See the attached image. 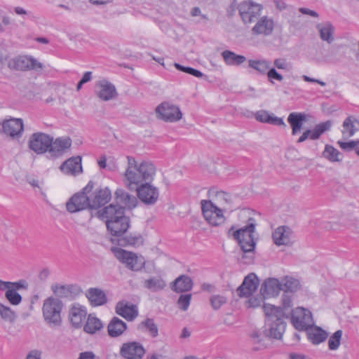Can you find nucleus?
<instances>
[{"mask_svg":"<svg viewBox=\"0 0 359 359\" xmlns=\"http://www.w3.org/2000/svg\"><path fill=\"white\" fill-rule=\"evenodd\" d=\"M259 284V280L255 273H250L238 287L237 292L240 297H249L255 292Z\"/></svg>","mask_w":359,"mask_h":359,"instance_id":"22","label":"nucleus"},{"mask_svg":"<svg viewBox=\"0 0 359 359\" xmlns=\"http://www.w3.org/2000/svg\"><path fill=\"white\" fill-rule=\"evenodd\" d=\"M115 196L116 201L118 204L116 205L122 208L123 210L125 208L133 209L137 206V198L123 189H117L115 192Z\"/></svg>","mask_w":359,"mask_h":359,"instance_id":"29","label":"nucleus"},{"mask_svg":"<svg viewBox=\"0 0 359 359\" xmlns=\"http://www.w3.org/2000/svg\"><path fill=\"white\" fill-rule=\"evenodd\" d=\"M312 137V130H306L302 135L300 136V137L297 140V143H302L306 141L307 139L311 140Z\"/></svg>","mask_w":359,"mask_h":359,"instance_id":"58","label":"nucleus"},{"mask_svg":"<svg viewBox=\"0 0 359 359\" xmlns=\"http://www.w3.org/2000/svg\"><path fill=\"white\" fill-rule=\"evenodd\" d=\"M273 67L271 68H276V69L283 70L285 72H290L292 69L291 64L284 57H278L274 59L273 62Z\"/></svg>","mask_w":359,"mask_h":359,"instance_id":"48","label":"nucleus"},{"mask_svg":"<svg viewBox=\"0 0 359 359\" xmlns=\"http://www.w3.org/2000/svg\"><path fill=\"white\" fill-rule=\"evenodd\" d=\"M323 155L325 158L332 163L340 162L343 158L342 154L331 145L325 146Z\"/></svg>","mask_w":359,"mask_h":359,"instance_id":"43","label":"nucleus"},{"mask_svg":"<svg viewBox=\"0 0 359 359\" xmlns=\"http://www.w3.org/2000/svg\"><path fill=\"white\" fill-rule=\"evenodd\" d=\"M263 310L269 322H276L288 318V312L283 311L281 307L272 304H264Z\"/></svg>","mask_w":359,"mask_h":359,"instance_id":"30","label":"nucleus"},{"mask_svg":"<svg viewBox=\"0 0 359 359\" xmlns=\"http://www.w3.org/2000/svg\"><path fill=\"white\" fill-rule=\"evenodd\" d=\"M42 352L38 349L30 351L27 355L25 359H41Z\"/></svg>","mask_w":359,"mask_h":359,"instance_id":"57","label":"nucleus"},{"mask_svg":"<svg viewBox=\"0 0 359 359\" xmlns=\"http://www.w3.org/2000/svg\"><path fill=\"white\" fill-rule=\"evenodd\" d=\"M79 359H95V355L93 351H85L80 353Z\"/></svg>","mask_w":359,"mask_h":359,"instance_id":"59","label":"nucleus"},{"mask_svg":"<svg viewBox=\"0 0 359 359\" xmlns=\"http://www.w3.org/2000/svg\"><path fill=\"white\" fill-rule=\"evenodd\" d=\"M90 304L93 306H100L107 302V297L105 292L97 287H90L86 293Z\"/></svg>","mask_w":359,"mask_h":359,"instance_id":"31","label":"nucleus"},{"mask_svg":"<svg viewBox=\"0 0 359 359\" xmlns=\"http://www.w3.org/2000/svg\"><path fill=\"white\" fill-rule=\"evenodd\" d=\"M151 182L144 183L133 189L136 191L138 198L148 205H154L159 198V190Z\"/></svg>","mask_w":359,"mask_h":359,"instance_id":"15","label":"nucleus"},{"mask_svg":"<svg viewBox=\"0 0 359 359\" xmlns=\"http://www.w3.org/2000/svg\"><path fill=\"white\" fill-rule=\"evenodd\" d=\"M106 169L110 171H115L118 169V165L114 159H110L107 162V167Z\"/></svg>","mask_w":359,"mask_h":359,"instance_id":"63","label":"nucleus"},{"mask_svg":"<svg viewBox=\"0 0 359 359\" xmlns=\"http://www.w3.org/2000/svg\"><path fill=\"white\" fill-rule=\"evenodd\" d=\"M102 327L103 324L102 321L95 316L90 314L83 327V330L88 334H95L102 330Z\"/></svg>","mask_w":359,"mask_h":359,"instance_id":"39","label":"nucleus"},{"mask_svg":"<svg viewBox=\"0 0 359 359\" xmlns=\"http://www.w3.org/2000/svg\"><path fill=\"white\" fill-rule=\"evenodd\" d=\"M27 283L25 280L18 282H9L0 280V290L5 291V297L9 303L17 306L22 302V297L18 293L20 289H27Z\"/></svg>","mask_w":359,"mask_h":359,"instance_id":"10","label":"nucleus"},{"mask_svg":"<svg viewBox=\"0 0 359 359\" xmlns=\"http://www.w3.org/2000/svg\"><path fill=\"white\" fill-rule=\"evenodd\" d=\"M144 353L143 346L136 341L124 343L120 348V354L125 359H141Z\"/></svg>","mask_w":359,"mask_h":359,"instance_id":"21","label":"nucleus"},{"mask_svg":"<svg viewBox=\"0 0 359 359\" xmlns=\"http://www.w3.org/2000/svg\"><path fill=\"white\" fill-rule=\"evenodd\" d=\"M191 294H181L177 300L178 307L182 311H187L190 305Z\"/></svg>","mask_w":359,"mask_h":359,"instance_id":"54","label":"nucleus"},{"mask_svg":"<svg viewBox=\"0 0 359 359\" xmlns=\"http://www.w3.org/2000/svg\"><path fill=\"white\" fill-rule=\"evenodd\" d=\"M299 11L302 14L309 15H311V16L314 17V18H318V14L317 13V12H316L314 11H312V10H310L309 8H300Z\"/></svg>","mask_w":359,"mask_h":359,"instance_id":"60","label":"nucleus"},{"mask_svg":"<svg viewBox=\"0 0 359 359\" xmlns=\"http://www.w3.org/2000/svg\"><path fill=\"white\" fill-rule=\"evenodd\" d=\"M174 66L177 69L193 75L197 78H201L203 76V74L198 69H194L189 67H184L178 63H175Z\"/></svg>","mask_w":359,"mask_h":359,"instance_id":"53","label":"nucleus"},{"mask_svg":"<svg viewBox=\"0 0 359 359\" xmlns=\"http://www.w3.org/2000/svg\"><path fill=\"white\" fill-rule=\"evenodd\" d=\"M293 306L292 304V297L288 294H283L282 296V309L288 312V317L290 316L292 313V307Z\"/></svg>","mask_w":359,"mask_h":359,"instance_id":"52","label":"nucleus"},{"mask_svg":"<svg viewBox=\"0 0 359 359\" xmlns=\"http://www.w3.org/2000/svg\"><path fill=\"white\" fill-rule=\"evenodd\" d=\"M210 304L214 310L219 309L227 302V297L221 294H215L210 298Z\"/></svg>","mask_w":359,"mask_h":359,"instance_id":"49","label":"nucleus"},{"mask_svg":"<svg viewBox=\"0 0 359 359\" xmlns=\"http://www.w3.org/2000/svg\"><path fill=\"white\" fill-rule=\"evenodd\" d=\"M143 285L145 288L152 292H157L164 289L166 286L165 281L159 276L151 277L144 281Z\"/></svg>","mask_w":359,"mask_h":359,"instance_id":"40","label":"nucleus"},{"mask_svg":"<svg viewBox=\"0 0 359 359\" xmlns=\"http://www.w3.org/2000/svg\"><path fill=\"white\" fill-rule=\"evenodd\" d=\"M155 112L158 119L168 123L177 122L183 117L180 107L170 102H163L158 104Z\"/></svg>","mask_w":359,"mask_h":359,"instance_id":"9","label":"nucleus"},{"mask_svg":"<svg viewBox=\"0 0 359 359\" xmlns=\"http://www.w3.org/2000/svg\"><path fill=\"white\" fill-rule=\"evenodd\" d=\"M116 313L127 320L131 321L137 316L138 310L135 305L122 301L117 303Z\"/></svg>","mask_w":359,"mask_h":359,"instance_id":"27","label":"nucleus"},{"mask_svg":"<svg viewBox=\"0 0 359 359\" xmlns=\"http://www.w3.org/2000/svg\"><path fill=\"white\" fill-rule=\"evenodd\" d=\"M97 217L104 221L107 230L112 236H123L130 227V219L125 215L123 209L114 203L99 210Z\"/></svg>","mask_w":359,"mask_h":359,"instance_id":"2","label":"nucleus"},{"mask_svg":"<svg viewBox=\"0 0 359 359\" xmlns=\"http://www.w3.org/2000/svg\"><path fill=\"white\" fill-rule=\"evenodd\" d=\"M51 290L56 297L60 298L67 297L71 292L68 285L60 284L53 285Z\"/></svg>","mask_w":359,"mask_h":359,"instance_id":"47","label":"nucleus"},{"mask_svg":"<svg viewBox=\"0 0 359 359\" xmlns=\"http://www.w3.org/2000/svg\"><path fill=\"white\" fill-rule=\"evenodd\" d=\"M306 120V115L300 112H292L287 117V121L292 128V135H297L303 127L304 122Z\"/></svg>","mask_w":359,"mask_h":359,"instance_id":"33","label":"nucleus"},{"mask_svg":"<svg viewBox=\"0 0 359 359\" xmlns=\"http://www.w3.org/2000/svg\"><path fill=\"white\" fill-rule=\"evenodd\" d=\"M280 280L276 278H269L262 283L260 292L264 298L276 297L282 291Z\"/></svg>","mask_w":359,"mask_h":359,"instance_id":"23","label":"nucleus"},{"mask_svg":"<svg viewBox=\"0 0 359 359\" xmlns=\"http://www.w3.org/2000/svg\"><path fill=\"white\" fill-rule=\"evenodd\" d=\"M192 287L191 278L188 276L182 275L175 279L172 289L177 292H184L191 290Z\"/></svg>","mask_w":359,"mask_h":359,"instance_id":"38","label":"nucleus"},{"mask_svg":"<svg viewBox=\"0 0 359 359\" xmlns=\"http://www.w3.org/2000/svg\"><path fill=\"white\" fill-rule=\"evenodd\" d=\"M201 207L205 220L211 226H217L224 223V210L208 200L201 201Z\"/></svg>","mask_w":359,"mask_h":359,"instance_id":"7","label":"nucleus"},{"mask_svg":"<svg viewBox=\"0 0 359 359\" xmlns=\"http://www.w3.org/2000/svg\"><path fill=\"white\" fill-rule=\"evenodd\" d=\"M8 67L15 70L28 71L42 69L43 65L32 56L20 55L11 59Z\"/></svg>","mask_w":359,"mask_h":359,"instance_id":"13","label":"nucleus"},{"mask_svg":"<svg viewBox=\"0 0 359 359\" xmlns=\"http://www.w3.org/2000/svg\"><path fill=\"white\" fill-rule=\"evenodd\" d=\"M138 329L144 332H147L153 337L158 335V328L154 320L150 318H147L145 320L141 322L138 325Z\"/></svg>","mask_w":359,"mask_h":359,"instance_id":"45","label":"nucleus"},{"mask_svg":"<svg viewBox=\"0 0 359 359\" xmlns=\"http://www.w3.org/2000/svg\"><path fill=\"white\" fill-rule=\"evenodd\" d=\"M302 79H304V81H305L306 82L317 83L320 84L322 86H325L326 85V83L324 81H322L318 80V79L311 78V77H309V76H308L306 75H303L302 76Z\"/></svg>","mask_w":359,"mask_h":359,"instance_id":"61","label":"nucleus"},{"mask_svg":"<svg viewBox=\"0 0 359 359\" xmlns=\"http://www.w3.org/2000/svg\"><path fill=\"white\" fill-rule=\"evenodd\" d=\"M92 72H86L81 79V83L89 82L92 79Z\"/></svg>","mask_w":359,"mask_h":359,"instance_id":"64","label":"nucleus"},{"mask_svg":"<svg viewBox=\"0 0 359 359\" xmlns=\"http://www.w3.org/2000/svg\"><path fill=\"white\" fill-rule=\"evenodd\" d=\"M97 164L102 169H106L107 167V160L105 156H102L97 160Z\"/></svg>","mask_w":359,"mask_h":359,"instance_id":"62","label":"nucleus"},{"mask_svg":"<svg viewBox=\"0 0 359 359\" xmlns=\"http://www.w3.org/2000/svg\"><path fill=\"white\" fill-rule=\"evenodd\" d=\"M255 119L261 123H269L274 126H282L285 127L286 125L282 118L275 116L266 110H259L255 114Z\"/></svg>","mask_w":359,"mask_h":359,"instance_id":"32","label":"nucleus"},{"mask_svg":"<svg viewBox=\"0 0 359 359\" xmlns=\"http://www.w3.org/2000/svg\"><path fill=\"white\" fill-rule=\"evenodd\" d=\"M272 238L276 245H290L293 243L292 231L290 228L281 226L273 233Z\"/></svg>","mask_w":359,"mask_h":359,"instance_id":"24","label":"nucleus"},{"mask_svg":"<svg viewBox=\"0 0 359 359\" xmlns=\"http://www.w3.org/2000/svg\"><path fill=\"white\" fill-rule=\"evenodd\" d=\"M280 281L284 294L294 293L301 289L299 280L293 277L285 276L280 279Z\"/></svg>","mask_w":359,"mask_h":359,"instance_id":"37","label":"nucleus"},{"mask_svg":"<svg viewBox=\"0 0 359 359\" xmlns=\"http://www.w3.org/2000/svg\"><path fill=\"white\" fill-rule=\"evenodd\" d=\"M0 315L3 319L12 322L15 318V313L8 306L0 304Z\"/></svg>","mask_w":359,"mask_h":359,"instance_id":"51","label":"nucleus"},{"mask_svg":"<svg viewBox=\"0 0 359 359\" xmlns=\"http://www.w3.org/2000/svg\"><path fill=\"white\" fill-rule=\"evenodd\" d=\"M60 170L67 175L75 176L81 173V158L80 156L69 158L61 164Z\"/></svg>","mask_w":359,"mask_h":359,"instance_id":"26","label":"nucleus"},{"mask_svg":"<svg viewBox=\"0 0 359 359\" xmlns=\"http://www.w3.org/2000/svg\"><path fill=\"white\" fill-rule=\"evenodd\" d=\"M24 132V123L22 118H11L0 122V134L11 140H19Z\"/></svg>","mask_w":359,"mask_h":359,"instance_id":"11","label":"nucleus"},{"mask_svg":"<svg viewBox=\"0 0 359 359\" xmlns=\"http://www.w3.org/2000/svg\"><path fill=\"white\" fill-rule=\"evenodd\" d=\"M274 29V22L271 18L264 16L257 20L252 29V33L257 36H269Z\"/></svg>","mask_w":359,"mask_h":359,"instance_id":"25","label":"nucleus"},{"mask_svg":"<svg viewBox=\"0 0 359 359\" xmlns=\"http://www.w3.org/2000/svg\"><path fill=\"white\" fill-rule=\"evenodd\" d=\"M222 56L226 65L233 66L240 65L246 60L243 55H237L231 50H224L222 53Z\"/></svg>","mask_w":359,"mask_h":359,"instance_id":"41","label":"nucleus"},{"mask_svg":"<svg viewBox=\"0 0 359 359\" xmlns=\"http://www.w3.org/2000/svg\"><path fill=\"white\" fill-rule=\"evenodd\" d=\"M262 6L251 1H243L238 6L240 15L245 23L254 22L261 14Z\"/></svg>","mask_w":359,"mask_h":359,"instance_id":"17","label":"nucleus"},{"mask_svg":"<svg viewBox=\"0 0 359 359\" xmlns=\"http://www.w3.org/2000/svg\"><path fill=\"white\" fill-rule=\"evenodd\" d=\"M126 329V323L116 317L111 319L107 327L109 335L111 337L121 336Z\"/></svg>","mask_w":359,"mask_h":359,"instance_id":"34","label":"nucleus"},{"mask_svg":"<svg viewBox=\"0 0 359 359\" xmlns=\"http://www.w3.org/2000/svg\"><path fill=\"white\" fill-rule=\"evenodd\" d=\"M208 195L210 198L208 201H211L215 205H216L225 212L232 210L233 200L230 194L212 188L208 191Z\"/></svg>","mask_w":359,"mask_h":359,"instance_id":"16","label":"nucleus"},{"mask_svg":"<svg viewBox=\"0 0 359 359\" xmlns=\"http://www.w3.org/2000/svg\"><path fill=\"white\" fill-rule=\"evenodd\" d=\"M126 159L127 167L123 174V183L128 189L133 190L144 183L153 182L157 168L152 161H137L131 156H127Z\"/></svg>","mask_w":359,"mask_h":359,"instance_id":"1","label":"nucleus"},{"mask_svg":"<svg viewBox=\"0 0 359 359\" xmlns=\"http://www.w3.org/2000/svg\"><path fill=\"white\" fill-rule=\"evenodd\" d=\"M84 192L88 196L90 210H98L111 199V191L108 187L95 189L91 181L84 187Z\"/></svg>","mask_w":359,"mask_h":359,"instance_id":"5","label":"nucleus"},{"mask_svg":"<svg viewBox=\"0 0 359 359\" xmlns=\"http://www.w3.org/2000/svg\"><path fill=\"white\" fill-rule=\"evenodd\" d=\"M249 297L250 298L246 302V306L249 308H256V307L259 306L262 304V303L263 302V299L264 298V297H263L262 294L258 296H255V297L250 296Z\"/></svg>","mask_w":359,"mask_h":359,"instance_id":"55","label":"nucleus"},{"mask_svg":"<svg viewBox=\"0 0 359 359\" xmlns=\"http://www.w3.org/2000/svg\"><path fill=\"white\" fill-rule=\"evenodd\" d=\"M285 330V323L283 320L272 322L269 328V335L274 339H280Z\"/></svg>","mask_w":359,"mask_h":359,"instance_id":"44","label":"nucleus"},{"mask_svg":"<svg viewBox=\"0 0 359 359\" xmlns=\"http://www.w3.org/2000/svg\"><path fill=\"white\" fill-rule=\"evenodd\" d=\"M51 138L48 134L36 132L32 134L28 140V147L37 155H42L49 151Z\"/></svg>","mask_w":359,"mask_h":359,"instance_id":"12","label":"nucleus"},{"mask_svg":"<svg viewBox=\"0 0 359 359\" xmlns=\"http://www.w3.org/2000/svg\"><path fill=\"white\" fill-rule=\"evenodd\" d=\"M332 126V122L330 121H327L325 122L321 123L320 124L316 125L312 130V137L311 140H317L320 137V136L328 130Z\"/></svg>","mask_w":359,"mask_h":359,"instance_id":"46","label":"nucleus"},{"mask_svg":"<svg viewBox=\"0 0 359 359\" xmlns=\"http://www.w3.org/2000/svg\"><path fill=\"white\" fill-rule=\"evenodd\" d=\"M290 315L292 323L298 330H307L313 324L311 311L304 307H297Z\"/></svg>","mask_w":359,"mask_h":359,"instance_id":"14","label":"nucleus"},{"mask_svg":"<svg viewBox=\"0 0 359 359\" xmlns=\"http://www.w3.org/2000/svg\"><path fill=\"white\" fill-rule=\"evenodd\" d=\"M316 29H318L320 37L323 41L331 43L334 41V27L329 22L320 23L317 25Z\"/></svg>","mask_w":359,"mask_h":359,"instance_id":"35","label":"nucleus"},{"mask_svg":"<svg viewBox=\"0 0 359 359\" xmlns=\"http://www.w3.org/2000/svg\"><path fill=\"white\" fill-rule=\"evenodd\" d=\"M72 144V141L69 137L63 136L55 140L52 137L48 154L52 158H60L69 151Z\"/></svg>","mask_w":359,"mask_h":359,"instance_id":"19","label":"nucleus"},{"mask_svg":"<svg viewBox=\"0 0 359 359\" xmlns=\"http://www.w3.org/2000/svg\"><path fill=\"white\" fill-rule=\"evenodd\" d=\"M248 65L260 74H266L269 81L274 83V81L282 82L283 76L276 68H271V62L266 59L249 60Z\"/></svg>","mask_w":359,"mask_h":359,"instance_id":"8","label":"nucleus"},{"mask_svg":"<svg viewBox=\"0 0 359 359\" xmlns=\"http://www.w3.org/2000/svg\"><path fill=\"white\" fill-rule=\"evenodd\" d=\"M306 330L309 339L314 344L324 341L328 335L325 330L317 326L311 325Z\"/></svg>","mask_w":359,"mask_h":359,"instance_id":"36","label":"nucleus"},{"mask_svg":"<svg viewBox=\"0 0 359 359\" xmlns=\"http://www.w3.org/2000/svg\"><path fill=\"white\" fill-rule=\"evenodd\" d=\"M67 209L70 212H76L90 209L88 196L84 192V188L74 194L67 203Z\"/></svg>","mask_w":359,"mask_h":359,"instance_id":"20","label":"nucleus"},{"mask_svg":"<svg viewBox=\"0 0 359 359\" xmlns=\"http://www.w3.org/2000/svg\"><path fill=\"white\" fill-rule=\"evenodd\" d=\"M111 250L116 258L128 269L140 271L144 268L146 261L143 256L118 248H113Z\"/></svg>","mask_w":359,"mask_h":359,"instance_id":"6","label":"nucleus"},{"mask_svg":"<svg viewBox=\"0 0 359 359\" xmlns=\"http://www.w3.org/2000/svg\"><path fill=\"white\" fill-rule=\"evenodd\" d=\"M95 94L99 99L104 102L112 100L118 96L115 86L106 79L96 82Z\"/></svg>","mask_w":359,"mask_h":359,"instance_id":"18","label":"nucleus"},{"mask_svg":"<svg viewBox=\"0 0 359 359\" xmlns=\"http://www.w3.org/2000/svg\"><path fill=\"white\" fill-rule=\"evenodd\" d=\"M337 144L339 147L346 151H350L354 148H355L358 145H359V140H351L348 142L338 141Z\"/></svg>","mask_w":359,"mask_h":359,"instance_id":"56","label":"nucleus"},{"mask_svg":"<svg viewBox=\"0 0 359 359\" xmlns=\"http://www.w3.org/2000/svg\"><path fill=\"white\" fill-rule=\"evenodd\" d=\"M87 316L86 308L79 304H75L69 309V317L71 323L75 327H80Z\"/></svg>","mask_w":359,"mask_h":359,"instance_id":"28","label":"nucleus"},{"mask_svg":"<svg viewBox=\"0 0 359 359\" xmlns=\"http://www.w3.org/2000/svg\"><path fill=\"white\" fill-rule=\"evenodd\" d=\"M355 124H359L358 120L352 116H348L343 123L342 134L348 137H352L358 130Z\"/></svg>","mask_w":359,"mask_h":359,"instance_id":"42","label":"nucleus"},{"mask_svg":"<svg viewBox=\"0 0 359 359\" xmlns=\"http://www.w3.org/2000/svg\"><path fill=\"white\" fill-rule=\"evenodd\" d=\"M255 226V219L250 217L248 219V224L244 227L233 231L234 238L238 241L241 249L245 252H250L255 250L256 243L253 233Z\"/></svg>","mask_w":359,"mask_h":359,"instance_id":"4","label":"nucleus"},{"mask_svg":"<svg viewBox=\"0 0 359 359\" xmlns=\"http://www.w3.org/2000/svg\"><path fill=\"white\" fill-rule=\"evenodd\" d=\"M342 337V331H336L328 340L329 348L332 351L337 350L341 344V339Z\"/></svg>","mask_w":359,"mask_h":359,"instance_id":"50","label":"nucleus"},{"mask_svg":"<svg viewBox=\"0 0 359 359\" xmlns=\"http://www.w3.org/2000/svg\"><path fill=\"white\" fill-rule=\"evenodd\" d=\"M64 304L59 298L51 296L45 299L42 306L45 321L50 325H59L62 321L61 313Z\"/></svg>","mask_w":359,"mask_h":359,"instance_id":"3","label":"nucleus"}]
</instances>
